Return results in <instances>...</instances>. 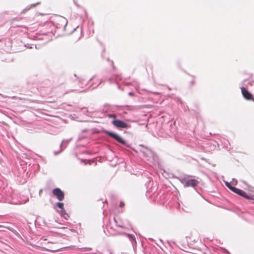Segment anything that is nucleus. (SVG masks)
<instances>
[{"mask_svg": "<svg viewBox=\"0 0 254 254\" xmlns=\"http://www.w3.org/2000/svg\"><path fill=\"white\" fill-rule=\"evenodd\" d=\"M198 240V237L196 234H191L189 236L186 237L182 239L181 241V246L183 250L187 252L190 253L189 251L190 248H194V244Z\"/></svg>", "mask_w": 254, "mask_h": 254, "instance_id": "obj_1", "label": "nucleus"}, {"mask_svg": "<svg viewBox=\"0 0 254 254\" xmlns=\"http://www.w3.org/2000/svg\"><path fill=\"white\" fill-rule=\"evenodd\" d=\"M225 184L226 186L232 191L234 192L235 193L248 199H253L252 196L248 195L247 194L246 192L241 190L240 189H237L235 187H232L230 183L226 182Z\"/></svg>", "mask_w": 254, "mask_h": 254, "instance_id": "obj_2", "label": "nucleus"}, {"mask_svg": "<svg viewBox=\"0 0 254 254\" xmlns=\"http://www.w3.org/2000/svg\"><path fill=\"white\" fill-rule=\"evenodd\" d=\"M52 192L53 195L56 196L59 200L62 201L64 199V193L60 189L56 188L53 190Z\"/></svg>", "mask_w": 254, "mask_h": 254, "instance_id": "obj_3", "label": "nucleus"}, {"mask_svg": "<svg viewBox=\"0 0 254 254\" xmlns=\"http://www.w3.org/2000/svg\"><path fill=\"white\" fill-rule=\"evenodd\" d=\"M106 133L109 136L112 137L114 139H116L117 141L121 143L122 144H125L126 141L118 134L109 131H107Z\"/></svg>", "mask_w": 254, "mask_h": 254, "instance_id": "obj_4", "label": "nucleus"}, {"mask_svg": "<svg viewBox=\"0 0 254 254\" xmlns=\"http://www.w3.org/2000/svg\"><path fill=\"white\" fill-rule=\"evenodd\" d=\"M241 91L243 97L247 100H252L254 101V98L253 95L249 92L245 87L241 88Z\"/></svg>", "mask_w": 254, "mask_h": 254, "instance_id": "obj_5", "label": "nucleus"}, {"mask_svg": "<svg viewBox=\"0 0 254 254\" xmlns=\"http://www.w3.org/2000/svg\"><path fill=\"white\" fill-rule=\"evenodd\" d=\"M112 124L117 128H127L128 127L127 124L120 120L113 121Z\"/></svg>", "mask_w": 254, "mask_h": 254, "instance_id": "obj_6", "label": "nucleus"}, {"mask_svg": "<svg viewBox=\"0 0 254 254\" xmlns=\"http://www.w3.org/2000/svg\"><path fill=\"white\" fill-rule=\"evenodd\" d=\"M198 181L195 179H190L187 181L184 185L185 187H194L197 185Z\"/></svg>", "mask_w": 254, "mask_h": 254, "instance_id": "obj_7", "label": "nucleus"}, {"mask_svg": "<svg viewBox=\"0 0 254 254\" xmlns=\"http://www.w3.org/2000/svg\"><path fill=\"white\" fill-rule=\"evenodd\" d=\"M141 151L143 153L144 156L146 157L148 156V153L150 152V151L147 148H143V149Z\"/></svg>", "mask_w": 254, "mask_h": 254, "instance_id": "obj_8", "label": "nucleus"}, {"mask_svg": "<svg viewBox=\"0 0 254 254\" xmlns=\"http://www.w3.org/2000/svg\"><path fill=\"white\" fill-rule=\"evenodd\" d=\"M57 206L59 208L61 209L62 212L64 211V204L63 203H62V202H57Z\"/></svg>", "mask_w": 254, "mask_h": 254, "instance_id": "obj_9", "label": "nucleus"}, {"mask_svg": "<svg viewBox=\"0 0 254 254\" xmlns=\"http://www.w3.org/2000/svg\"><path fill=\"white\" fill-rule=\"evenodd\" d=\"M108 117L109 118H114V119H116L117 116L115 114H110V115H108Z\"/></svg>", "mask_w": 254, "mask_h": 254, "instance_id": "obj_10", "label": "nucleus"}, {"mask_svg": "<svg viewBox=\"0 0 254 254\" xmlns=\"http://www.w3.org/2000/svg\"><path fill=\"white\" fill-rule=\"evenodd\" d=\"M124 205H125V204H124V203L123 202H121L120 204V206L121 207H124Z\"/></svg>", "mask_w": 254, "mask_h": 254, "instance_id": "obj_11", "label": "nucleus"}, {"mask_svg": "<svg viewBox=\"0 0 254 254\" xmlns=\"http://www.w3.org/2000/svg\"><path fill=\"white\" fill-rule=\"evenodd\" d=\"M47 250L50 251H52V252H55V251H57V250H56L55 249H47Z\"/></svg>", "mask_w": 254, "mask_h": 254, "instance_id": "obj_12", "label": "nucleus"}, {"mask_svg": "<svg viewBox=\"0 0 254 254\" xmlns=\"http://www.w3.org/2000/svg\"><path fill=\"white\" fill-rule=\"evenodd\" d=\"M128 95L130 96H132L133 95V93L132 92H129L128 93Z\"/></svg>", "mask_w": 254, "mask_h": 254, "instance_id": "obj_13", "label": "nucleus"}, {"mask_svg": "<svg viewBox=\"0 0 254 254\" xmlns=\"http://www.w3.org/2000/svg\"><path fill=\"white\" fill-rule=\"evenodd\" d=\"M233 183L237 184V181L236 180V181L233 180Z\"/></svg>", "mask_w": 254, "mask_h": 254, "instance_id": "obj_14", "label": "nucleus"}]
</instances>
